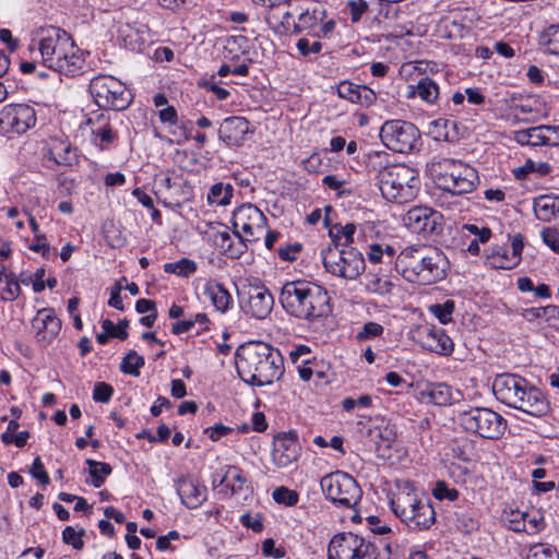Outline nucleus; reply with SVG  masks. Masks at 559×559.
Masks as SVG:
<instances>
[{"mask_svg":"<svg viewBox=\"0 0 559 559\" xmlns=\"http://www.w3.org/2000/svg\"><path fill=\"white\" fill-rule=\"evenodd\" d=\"M433 496H435V498H437L439 500L449 499L450 501H454L457 499L459 492L454 488L449 489L445 486V483L439 481V483H437V485L433 489Z\"/></svg>","mask_w":559,"mask_h":559,"instance_id":"nucleus-59","label":"nucleus"},{"mask_svg":"<svg viewBox=\"0 0 559 559\" xmlns=\"http://www.w3.org/2000/svg\"><path fill=\"white\" fill-rule=\"evenodd\" d=\"M204 294L210 298L217 311L225 313L233 305V297L223 284L209 281L204 286Z\"/></svg>","mask_w":559,"mask_h":559,"instance_id":"nucleus-30","label":"nucleus"},{"mask_svg":"<svg viewBox=\"0 0 559 559\" xmlns=\"http://www.w3.org/2000/svg\"><path fill=\"white\" fill-rule=\"evenodd\" d=\"M320 485L328 499L345 508L356 506L361 497V489L356 479L341 471L323 476Z\"/></svg>","mask_w":559,"mask_h":559,"instance_id":"nucleus-11","label":"nucleus"},{"mask_svg":"<svg viewBox=\"0 0 559 559\" xmlns=\"http://www.w3.org/2000/svg\"><path fill=\"white\" fill-rule=\"evenodd\" d=\"M360 85L349 81H342L336 87L337 95L353 104H357Z\"/></svg>","mask_w":559,"mask_h":559,"instance_id":"nucleus-49","label":"nucleus"},{"mask_svg":"<svg viewBox=\"0 0 559 559\" xmlns=\"http://www.w3.org/2000/svg\"><path fill=\"white\" fill-rule=\"evenodd\" d=\"M262 554L267 557L276 559L283 558L286 555L285 548L275 547V542L272 538H267L262 543Z\"/></svg>","mask_w":559,"mask_h":559,"instance_id":"nucleus-62","label":"nucleus"},{"mask_svg":"<svg viewBox=\"0 0 559 559\" xmlns=\"http://www.w3.org/2000/svg\"><path fill=\"white\" fill-rule=\"evenodd\" d=\"M236 238L237 240H234L229 249L226 250V255L231 259L240 258L247 250L246 241L248 240L242 235L236 236Z\"/></svg>","mask_w":559,"mask_h":559,"instance_id":"nucleus-60","label":"nucleus"},{"mask_svg":"<svg viewBox=\"0 0 559 559\" xmlns=\"http://www.w3.org/2000/svg\"><path fill=\"white\" fill-rule=\"evenodd\" d=\"M382 143L397 153L412 152L420 138L417 127L404 120H389L380 129Z\"/></svg>","mask_w":559,"mask_h":559,"instance_id":"nucleus-12","label":"nucleus"},{"mask_svg":"<svg viewBox=\"0 0 559 559\" xmlns=\"http://www.w3.org/2000/svg\"><path fill=\"white\" fill-rule=\"evenodd\" d=\"M450 449L453 457L462 462H469L472 460L474 444L468 438L461 437L453 439L450 443Z\"/></svg>","mask_w":559,"mask_h":559,"instance_id":"nucleus-36","label":"nucleus"},{"mask_svg":"<svg viewBox=\"0 0 559 559\" xmlns=\"http://www.w3.org/2000/svg\"><path fill=\"white\" fill-rule=\"evenodd\" d=\"M533 210L537 219L551 222L557 217L556 195L543 194L534 199Z\"/></svg>","mask_w":559,"mask_h":559,"instance_id":"nucleus-33","label":"nucleus"},{"mask_svg":"<svg viewBox=\"0 0 559 559\" xmlns=\"http://www.w3.org/2000/svg\"><path fill=\"white\" fill-rule=\"evenodd\" d=\"M511 254L508 253V251L503 248H498L492 252L491 255V264L496 269L501 270H511L512 267H507V262L510 261Z\"/></svg>","mask_w":559,"mask_h":559,"instance_id":"nucleus-61","label":"nucleus"},{"mask_svg":"<svg viewBox=\"0 0 559 559\" xmlns=\"http://www.w3.org/2000/svg\"><path fill=\"white\" fill-rule=\"evenodd\" d=\"M166 273H173L179 276L188 277L190 274L197 271V264L194 261L183 258L177 262L166 263L164 265Z\"/></svg>","mask_w":559,"mask_h":559,"instance_id":"nucleus-42","label":"nucleus"},{"mask_svg":"<svg viewBox=\"0 0 559 559\" xmlns=\"http://www.w3.org/2000/svg\"><path fill=\"white\" fill-rule=\"evenodd\" d=\"M86 124L91 127L93 142L100 150L107 148L116 139V133L112 130L109 118L104 114H96L86 120Z\"/></svg>","mask_w":559,"mask_h":559,"instance_id":"nucleus-23","label":"nucleus"},{"mask_svg":"<svg viewBox=\"0 0 559 559\" xmlns=\"http://www.w3.org/2000/svg\"><path fill=\"white\" fill-rule=\"evenodd\" d=\"M439 94L440 91L437 82L429 76H424L416 84L408 85L407 97L418 96L426 104L433 105L437 103Z\"/></svg>","mask_w":559,"mask_h":559,"instance_id":"nucleus-28","label":"nucleus"},{"mask_svg":"<svg viewBox=\"0 0 559 559\" xmlns=\"http://www.w3.org/2000/svg\"><path fill=\"white\" fill-rule=\"evenodd\" d=\"M377 547L373 543L365 540L357 535V549L355 550V559H376Z\"/></svg>","mask_w":559,"mask_h":559,"instance_id":"nucleus-52","label":"nucleus"},{"mask_svg":"<svg viewBox=\"0 0 559 559\" xmlns=\"http://www.w3.org/2000/svg\"><path fill=\"white\" fill-rule=\"evenodd\" d=\"M321 257L326 272L345 280H356L366 269L365 258L355 247L331 243L321 251Z\"/></svg>","mask_w":559,"mask_h":559,"instance_id":"nucleus-8","label":"nucleus"},{"mask_svg":"<svg viewBox=\"0 0 559 559\" xmlns=\"http://www.w3.org/2000/svg\"><path fill=\"white\" fill-rule=\"evenodd\" d=\"M393 286L394 285L390 280L380 277L377 274H369L367 276L366 289L371 294L380 296L389 295L391 294Z\"/></svg>","mask_w":559,"mask_h":559,"instance_id":"nucleus-38","label":"nucleus"},{"mask_svg":"<svg viewBox=\"0 0 559 559\" xmlns=\"http://www.w3.org/2000/svg\"><path fill=\"white\" fill-rule=\"evenodd\" d=\"M383 333V326L377 322H367L364 324L362 330L358 332L357 340L365 341L371 337L379 336Z\"/></svg>","mask_w":559,"mask_h":559,"instance_id":"nucleus-56","label":"nucleus"},{"mask_svg":"<svg viewBox=\"0 0 559 559\" xmlns=\"http://www.w3.org/2000/svg\"><path fill=\"white\" fill-rule=\"evenodd\" d=\"M542 238L546 246L554 252L559 253V230L547 227L542 231Z\"/></svg>","mask_w":559,"mask_h":559,"instance_id":"nucleus-57","label":"nucleus"},{"mask_svg":"<svg viewBox=\"0 0 559 559\" xmlns=\"http://www.w3.org/2000/svg\"><path fill=\"white\" fill-rule=\"evenodd\" d=\"M176 489L182 504L189 509L199 508L207 499V488L191 476L180 477Z\"/></svg>","mask_w":559,"mask_h":559,"instance_id":"nucleus-19","label":"nucleus"},{"mask_svg":"<svg viewBox=\"0 0 559 559\" xmlns=\"http://www.w3.org/2000/svg\"><path fill=\"white\" fill-rule=\"evenodd\" d=\"M144 366V358L139 355L135 350L131 349L123 357L120 364V370L123 373L132 374L138 377L140 374V369Z\"/></svg>","mask_w":559,"mask_h":559,"instance_id":"nucleus-39","label":"nucleus"},{"mask_svg":"<svg viewBox=\"0 0 559 559\" xmlns=\"http://www.w3.org/2000/svg\"><path fill=\"white\" fill-rule=\"evenodd\" d=\"M492 392L501 403L531 416L542 417L550 409L545 394L518 374H498L492 383Z\"/></svg>","mask_w":559,"mask_h":559,"instance_id":"nucleus-5","label":"nucleus"},{"mask_svg":"<svg viewBox=\"0 0 559 559\" xmlns=\"http://www.w3.org/2000/svg\"><path fill=\"white\" fill-rule=\"evenodd\" d=\"M88 90L96 105L103 109L123 110L132 102L130 91L120 80L111 75L93 78Z\"/></svg>","mask_w":559,"mask_h":559,"instance_id":"nucleus-9","label":"nucleus"},{"mask_svg":"<svg viewBox=\"0 0 559 559\" xmlns=\"http://www.w3.org/2000/svg\"><path fill=\"white\" fill-rule=\"evenodd\" d=\"M114 394V389L111 385L105 382H97L94 385L93 390V399L96 402L108 403Z\"/></svg>","mask_w":559,"mask_h":559,"instance_id":"nucleus-55","label":"nucleus"},{"mask_svg":"<svg viewBox=\"0 0 559 559\" xmlns=\"http://www.w3.org/2000/svg\"><path fill=\"white\" fill-rule=\"evenodd\" d=\"M321 13L313 10L310 12L306 10L298 16V22L293 24V33L298 34L304 31H316L321 23Z\"/></svg>","mask_w":559,"mask_h":559,"instance_id":"nucleus-34","label":"nucleus"},{"mask_svg":"<svg viewBox=\"0 0 559 559\" xmlns=\"http://www.w3.org/2000/svg\"><path fill=\"white\" fill-rule=\"evenodd\" d=\"M377 100V94L366 85H360L357 104L364 107H370Z\"/></svg>","mask_w":559,"mask_h":559,"instance_id":"nucleus-63","label":"nucleus"},{"mask_svg":"<svg viewBox=\"0 0 559 559\" xmlns=\"http://www.w3.org/2000/svg\"><path fill=\"white\" fill-rule=\"evenodd\" d=\"M454 301L448 299L443 304H436L430 306V311L433 313L442 324H447L452 320L454 311Z\"/></svg>","mask_w":559,"mask_h":559,"instance_id":"nucleus-46","label":"nucleus"},{"mask_svg":"<svg viewBox=\"0 0 559 559\" xmlns=\"http://www.w3.org/2000/svg\"><path fill=\"white\" fill-rule=\"evenodd\" d=\"M512 253L510 257V261L507 262V267H515L521 262V254L524 248V239L523 236L518 234L512 238L511 241Z\"/></svg>","mask_w":559,"mask_h":559,"instance_id":"nucleus-54","label":"nucleus"},{"mask_svg":"<svg viewBox=\"0 0 559 559\" xmlns=\"http://www.w3.org/2000/svg\"><path fill=\"white\" fill-rule=\"evenodd\" d=\"M221 484L229 488L233 495H239L246 498L252 492V487L248 481L245 473L238 466L230 465L227 467Z\"/></svg>","mask_w":559,"mask_h":559,"instance_id":"nucleus-25","label":"nucleus"},{"mask_svg":"<svg viewBox=\"0 0 559 559\" xmlns=\"http://www.w3.org/2000/svg\"><path fill=\"white\" fill-rule=\"evenodd\" d=\"M355 231L356 225L352 223L340 227V230L333 236L332 243H340L341 248L353 247Z\"/></svg>","mask_w":559,"mask_h":559,"instance_id":"nucleus-47","label":"nucleus"},{"mask_svg":"<svg viewBox=\"0 0 559 559\" xmlns=\"http://www.w3.org/2000/svg\"><path fill=\"white\" fill-rule=\"evenodd\" d=\"M278 300L289 316L300 320L314 321L332 312L331 298L326 289L309 281L285 283Z\"/></svg>","mask_w":559,"mask_h":559,"instance_id":"nucleus-4","label":"nucleus"},{"mask_svg":"<svg viewBox=\"0 0 559 559\" xmlns=\"http://www.w3.org/2000/svg\"><path fill=\"white\" fill-rule=\"evenodd\" d=\"M293 17L290 12H285L283 20L278 21L274 13H269L265 21L269 26L277 34H286L289 31V20Z\"/></svg>","mask_w":559,"mask_h":559,"instance_id":"nucleus-51","label":"nucleus"},{"mask_svg":"<svg viewBox=\"0 0 559 559\" xmlns=\"http://www.w3.org/2000/svg\"><path fill=\"white\" fill-rule=\"evenodd\" d=\"M32 326L36 331V340L41 346H47L59 334L61 321L49 308L39 310L32 321Z\"/></svg>","mask_w":559,"mask_h":559,"instance_id":"nucleus-15","label":"nucleus"},{"mask_svg":"<svg viewBox=\"0 0 559 559\" xmlns=\"http://www.w3.org/2000/svg\"><path fill=\"white\" fill-rule=\"evenodd\" d=\"M272 496L277 503L285 504L287 507L296 506L299 499L297 491L290 490L284 486L276 488Z\"/></svg>","mask_w":559,"mask_h":559,"instance_id":"nucleus-48","label":"nucleus"},{"mask_svg":"<svg viewBox=\"0 0 559 559\" xmlns=\"http://www.w3.org/2000/svg\"><path fill=\"white\" fill-rule=\"evenodd\" d=\"M199 86H201L207 91H211L216 96V98L218 100H225L230 95V93L226 88L218 86L216 83H214L212 81L203 80V81L199 82Z\"/></svg>","mask_w":559,"mask_h":559,"instance_id":"nucleus-64","label":"nucleus"},{"mask_svg":"<svg viewBox=\"0 0 559 559\" xmlns=\"http://www.w3.org/2000/svg\"><path fill=\"white\" fill-rule=\"evenodd\" d=\"M428 170L439 189L456 195L474 191L479 181L477 170L457 159L433 158Z\"/></svg>","mask_w":559,"mask_h":559,"instance_id":"nucleus-6","label":"nucleus"},{"mask_svg":"<svg viewBox=\"0 0 559 559\" xmlns=\"http://www.w3.org/2000/svg\"><path fill=\"white\" fill-rule=\"evenodd\" d=\"M48 157L57 165L62 166H72L79 160L76 148L67 140L59 138L51 139Z\"/></svg>","mask_w":559,"mask_h":559,"instance_id":"nucleus-24","label":"nucleus"},{"mask_svg":"<svg viewBox=\"0 0 559 559\" xmlns=\"http://www.w3.org/2000/svg\"><path fill=\"white\" fill-rule=\"evenodd\" d=\"M559 127L555 126H538L524 130H519L514 134V140L521 145H549V139L545 131H557Z\"/></svg>","mask_w":559,"mask_h":559,"instance_id":"nucleus-29","label":"nucleus"},{"mask_svg":"<svg viewBox=\"0 0 559 559\" xmlns=\"http://www.w3.org/2000/svg\"><path fill=\"white\" fill-rule=\"evenodd\" d=\"M28 49L38 55L45 67L67 76L74 75L84 63L71 36L56 26L36 29Z\"/></svg>","mask_w":559,"mask_h":559,"instance_id":"nucleus-1","label":"nucleus"},{"mask_svg":"<svg viewBox=\"0 0 559 559\" xmlns=\"http://www.w3.org/2000/svg\"><path fill=\"white\" fill-rule=\"evenodd\" d=\"M234 188L231 185H224L222 182H217L212 186L210 192L207 194V201L211 204L216 205H227L233 198Z\"/></svg>","mask_w":559,"mask_h":559,"instance_id":"nucleus-35","label":"nucleus"},{"mask_svg":"<svg viewBox=\"0 0 559 559\" xmlns=\"http://www.w3.org/2000/svg\"><path fill=\"white\" fill-rule=\"evenodd\" d=\"M405 522L413 531L428 530L436 522V512L429 500H420Z\"/></svg>","mask_w":559,"mask_h":559,"instance_id":"nucleus-27","label":"nucleus"},{"mask_svg":"<svg viewBox=\"0 0 559 559\" xmlns=\"http://www.w3.org/2000/svg\"><path fill=\"white\" fill-rule=\"evenodd\" d=\"M357 535L338 533L332 537L328 546V559H355Z\"/></svg>","mask_w":559,"mask_h":559,"instance_id":"nucleus-22","label":"nucleus"},{"mask_svg":"<svg viewBox=\"0 0 559 559\" xmlns=\"http://www.w3.org/2000/svg\"><path fill=\"white\" fill-rule=\"evenodd\" d=\"M211 238L214 246L218 248L221 252L224 254H226V250L229 249L230 245L234 241L226 226H219V228H212Z\"/></svg>","mask_w":559,"mask_h":559,"instance_id":"nucleus-45","label":"nucleus"},{"mask_svg":"<svg viewBox=\"0 0 559 559\" xmlns=\"http://www.w3.org/2000/svg\"><path fill=\"white\" fill-rule=\"evenodd\" d=\"M265 215L253 204L247 203L233 213L234 235H242L248 241H257L266 228Z\"/></svg>","mask_w":559,"mask_h":559,"instance_id":"nucleus-13","label":"nucleus"},{"mask_svg":"<svg viewBox=\"0 0 559 559\" xmlns=\"http://www.w3.org/2000/svg\"><path fill=\"white\" fill-rule=\"evenodd\" d=\"M540 44L552 55H559V25H550L540 37Z\"/></svg>","mask_w":559,"mask_h":559,"instance_id":"nucleus-43","label":"nucleus"},{"mask_svg":"<svg viewBox=\"0 0 559 559\" xmlns=\"http://www.w3.org/2000/svg\"><path fill=\"white\" fill-rule=\"evenodd\" d=\"M249 133H252L250 122L245 117L239 116L225 118L218 129L219 139L228 146L242 145Z\"/></svg>","mask_w":559,"mask_h":559,"instance_id":"nucleus-17","label":"nucleus"},{"mask_svg":"<svg viewBox=\"0 0 559 559\" xmlns=\"http://www.w3.org/2000/svg\"><path fill=\"white\" fill-rule=\"evenodd\" d=\"M423 346L439 355H450L453 352L454 343L442 329H428L423 341Z\"/></svg>","mask_w":559,"mask_h":559,"instance_id":"nucleus-26","label":"nucleus"},{"mask_svg":"<svg viewBox=\"0 0 559 559\" xmlns=\"http://www.w3.org/2000/svg\"><path fill=\"white\" fill-rule=\"evenodd\" d=\"M29 473L43 485H48L50 481L49 475L45 471L44 464L39 456L35 457Z\"/></svg>","mask_w":559,"mask_h":559,"instance_id":"nucleus-58","label":"nucleus"},{"mask_svg":"<svg viewBox=\"0 0 559 559\" xmlns=\"http://www.w3.org/2000/svg\"><path fill=\"white\" fill-rule=\"evenodd\" d=\"M86 464L88 465V473L92 477V485L95 488H99L104 484L105 477L111 474L112 468L110 464L97 462L92 459L86 460Z\"/></svg>","mask_w":559,"mask_h":559,"instance_id":"nucleus-37","label":"nucleus"},{"mask_svg":"<svg viewBox=\"0 0 559 559\" xmlns=\"http://www.w3.org/2000/svg\"><path fill=\"white\" fill-rule=\"evenodd\" d=\"M296 47H297L298 52L302 57H309L310 55H317L322 50L321 41H319V40L310 41L306 37L298 39Z\"/></svg>","mask_w":559,"mask_h":559,"instance_id":"nucleus-53","label":"nucleus"},{"mask_svg":"<svg viewBox=\"0 0 559 559\" xmlns=\"http://www.w3.org/2000/svg\"><path fill=\"white\" fill-rule=\"evenodd\" d=\"M395 269L415 284L431 285L447 277L450 262L447 255L431 246L406 247L395 260Z\"/></svg>","mask_w":559,"mask_h":559,"instance_id":"nucleus-3","label":"nucleus"},{"mask_svg":"<svg viewBox=\"0 0 559 559\" xmlns=\"http://www.w3.org/2000/svg\"><path fill=\"white\" fill-rule=\"evenodd\" d=\"M527 518L528 513L521 512L519 510H511L509 512L504 511L503 521L509 530H512L514 532H524L527 531Z\"/></svg>","mask_w":559,"mask_h":559,"instance_id":"nucleus-41","label":"nucleus"},{"mask_svg":"<svg viewBox=\"0 0 559 559\" xmlns=\"http://www.w3.org/2000/svg\"><path fill=\"white\" fill-rule=\"evenodd\" d=\"M300 445L294 432L284 433L274 441L273 460L276 465L285 467L299 456Z\"/></svg>","mask_w":559,"mask_h":559,"instance_id":"nucleus-20","label":"nucleus"},{"mask_svg":"<svg viewBox=\"0 0 559 559\" xmlns=\"http://www.w3.org/2000/svg\"><path fill=\"white\" fill-rule=\"evenodd\" d=\"M368 437L373 443L374 451L378 457L390 459L391 449L397 440L395 426L385 424L383 426H376L368 430Z\"/></svg>","mask_w":559,"mask_h":559,"instance_id":"nucleus-21","label":"nucleus"},{"mask_svg":"<svg viewBox=\"0 0 559 559\" xmlns=\"http://www.w3.org/2000/svg\"><path fill=\"white\" fill-rule=\"evenodd\" d=\"M85 534V530L81 528L75 531L72 526H67L62 531V540L67 545H71L74 549L81 550L84 547L82 536Z\"/></svg>","mask_w":559,"mask_h":559,"instance_id":"nucleus-50","label":"nucleus"},{"mask_svg":"<svg viewBox=\"0 0 559 559\" xmlns=\"http://www.w3.org/2000/svg\"><path fill=\"white\" fill-rule=\"evenodd\" d=\"M421 395L438 406L450 405L453 401L452 388L447 383H430Z\"/></svg>","mask_w":559,"mask_h":559,"instance_id":"nucleus-32","label":"nucleus"},{"mask_svg":"<svg viewBox=\"0 0 559 559\" xmlns=\"http://www.w3.org/2000/svg\"><path fill=\"white\" fill-rule=\"evenodd\" d=\"M527 559H559V554L554 546L537 543L530 547Z\"/></svg>","mask_w":559,"mask_h":559,"instance_id":"nucleus-44","label":"nucleus"},{"mask_svg":"<svg viewBox=\"0 0 559 559\" xmlns=\"http://www.w3.org/2000/svg\"><path fill=\"white\" fill-rule=\"evenodd\" d=\"M2 116L16 133H25L36 124L35 110L26 104L9 105L3 109Z\"/></svg>","mask_w":559,"mask_h":559,"instance_id":"nucleus-18","label":"nucleus"},{"mask_svg":"<svg viewBox=\"0 0 559 559\" xmlns=\"http://www.w3.org/2000/svg\"><path fill=\"white\" fill-rule=\"evenodd\" d=\"M441 219L442 215L437 211L428 207H414L406 213L404 224L413 233L427 237L441 231Z\"/></svg>","mask_w":559,"mask_h":559,"instance_id":"nucleus-14","label":"nucleus"},{"mask_svg":"<svg viewBox=\"0 0 559 559\" xmlns=\"http://www.w3.org/2000/svg\"><path fill=\"white\" fill-rule=\"evenodd\" d=\"M377 185L384 199L403 204L416 198L420 180L416 169L405 164H394L378 171Z\"/></svg>","mask_w":559,"mask_h":559,"instance_id":"nucleus-7","label":"nucleus"},{"mask_svg":"<svg viewBox=\"0 0 559 559\" xmlns=\"http://www.w3.org/2000/svg\"><path fill=\"white\" fill-rule=\"evenodd\" d=\"M246 312L257 319H265L272 311L274 298L264 285H250L247 290Z\"/></svg>","mask_w":559,"mask_h":559,"instance_id":"nucleus-16","label":"nucleus"},{"mask_svg":"<svg viewBox=\"0 0 559 559\" xmlns=\"http://www.w3.org/2000/svg\"><path fill=\"white\" fill-rule=\"evenodd\" d=\"M419 501L420 499L412 491L400 492L391 500V509L401 521L407 522Z\"/></svg>","mask_w":559,"mask_h":559,"instance_id":"nucleus-31","label":"nucleus"},{"mask_svg":"<svg viewBox=\"0 0 559 559\" xmlns=\"http://www.w3.org/2000/svg\"><path fill=\"white\" fill-rule=\"evenodd\" d=\"M459 421L465 431L491 440L499 439L507 428L506 419L486 407H473L461 412Z\"/></svg>","mask_w":559,"mask_h":559,"instance_id":"nucleus-10","label":"nucleus"},{"mask_svg":"<svg viewBox=\"0 0 559 559\" xmlns=\"http://www.w3.org/2000/svg\"><path fill=\"white\" fill-rule=\"evenodd\" d=\"M20 284L13 273L7 274L0 284V297L3 300H15L20 294Z\"/></svg>","mask_w":559,"mask_h":559,"instance_id":"nucleus-40","label":"nucleus"},{"mask_svg":"<svg viewBox=\"0 0 559 559\" xmlns=\"http://www.w3.org/2000/svg\"><path fill=\"white\" fill-rule=\"evenodd\" d=\"M236 368L248 384L263 386L280 380L284 374L281 352L263 342H249L236 350Z\"/></svg>","mask_w":559,"mask_h":559,"instance_id":"nucleus-2","label":"nucleus"}]
</instances>
